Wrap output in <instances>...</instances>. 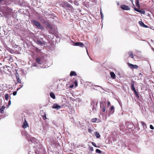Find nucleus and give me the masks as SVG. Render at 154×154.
Segmentation results:
<instances>
[{
  "mask_svg": "<svg viewBox=\"0 0 154 154\" xmlns=\"http://www.w3.org/2000/svg\"><path fill=\"white\" fill-rule=\"evenodd\" d=\"M12 11L11 9L8 8L6 6H5L2 11H0V17L2 16L7 18L10 17L11 16Z\"/></svg>",
  "mask_w": 154,
  "mask_h": 154,
  "instance_id": "f257e3e1",
  "label": "nucleus"
},
{
  "mask_svg": "<svg viewBox=\"0 0 154 154\" xmlns=\"http://www.w3.org/2000/svg\"><path fill=\"white\" fill-rule=\"evenodd\" d=\"M32 23L33 25L35 26L38 29L42 30L44 29V27L41 25L40 23L35 20H32Z\"/></svg>",
  "mask_w": 154,
  "mask_h": 154,
  "instance_id": "f03ea898",
  "label": "nucleus"
},
{
  "mask_svg": "<svg viewBox=\"0 0 154 154\" xmlns=\"http://www.w3.org/2000/svg\"><path fill=\"white\" fill-rule=\"evenodd\" d=\"M0 2L2 4H5L8 5L11 3V2L10 0H0Z\"/></svg>",
  "mask_w": 154,
  "mask_h": 154,
  "instance_id": "7ed1b4c3",
  "label": "nucleus"
},
{
  "mask_svg": "<svg viewBox=\"0 0 154 154\" xmlns=\"http://www.w3.org/2000/svg\"><path fill=\"white\" fill-rule=\"evenodd\" d=\"M42 23L45 25L48 28H50L51 29H52V27L51 25L48 22H47L45 20H43Z\"/></svg>",
  "mask_w": 154,
  "mask_h": 154,
  "instance_id": "20e7f679",
  "label": "nucleus"
},
{
  "mask_svg": "<svg viewBox=\"0 0 154 154\" xmlns=\"http://www.w3.org/2000/svg\"><path fill=\"white\" fill-rule=\"evenodd\" d=\"M134 10L135 11L138 12L141 14H144L145 13V11L143 10H139L136 8H134Z\"/></svg>",
  "mask_w": 154,
  "mask_h": 154,
  "instance_id": "39448f33",
  "label": "nucleus"
},
{
  "mask_svg": "<svg viewBox=\"0 0 154 154\" xmlns=\"http://www.w3.org/2000/svg\"><path fill=\"white\" fill-rule=\"evenodd\" d=\"M121 8L122 9L124 10H130V8L128 6L124 5H121Z\"/></svg>",
  "mask_w": 154,
  "mask_h": 154,
  "instance_id": "423d86ee",
  "label": "nucleus"
},
{
  "mask_svg": "<svg viewBox=\"0 0 154 154\" xmlns=\"http://www.w3.org/2000/svg\"><path fill=\"white\" fill-rule=\"evenodd\" d=\"M52 108L57 110H58L61 108V106L57 103H54L52 106Z\"/></svg>",
  "mask_w": 154,
  "mask_h": 154,
  "instance_id": "0eeeda50",
  "label": "nucleus"
},
{
  "mask_svg": "<svg viewBox=\"0 0 154 154\" xmlns=\"http://www.w3.org/2000/svg\"><path fill=\"white\" fill-rule=\"evenodd\" d=\"M15 74L17 82L20 83H21V80L19 78V74L17 72H16Z\"/></svg>",
  "mask_w": 154,
  "mask_h": 154,
  "instance_id": "6e6552de",
  "label": "nucleus"
},
{
  "mask_svg": "<svg viewBox=\"0 0 154 154\" xmlns=\"http://www.w3.org/2000/svg\"><path fill=\"white\" fill-rule=\"evenodd\" d=\"M36 43L39 45L40 46H43L45 45V42L43 41L38 40L37 41Z\"/></svg>",
  "mask_w": 154,
  "mask_h": 154,
  "instance_id": "1a4fd4ad",
  "label": "nucleus"
},
{
  "mask_svg": "<svg viewBox=\"0 0 154 154\" xmlns=\"http://www.w3.org/2000/svg\"><path fill=\"white\" fill-rule=\"evenodd\" d=\"M74 45L76 46H78L80 47H83L84 46V44L82 42H76L74 43Z\"/></svg>",
  "mask_w": 154,
  "mask_h": 154,
  "instance_id": "9d476101",
  "label": "nucleus"
},
{
  "mask_svg": "<svg viewBox=\"0 0 154 154\" xmlns=\"http://www.w3.org/2000/svg\"><path fill=\"white\" fill-rule=\"evenodd\" d=\"M128 65L131 69H136L138 67V66L136 65H133L129 63H128Z\"/></svg>",
  "mask_w": 154,
  "mask_h": 154,
  "instance_id": "9b49d317",
  "label": "nucleus"
},
{
  "mask_svg": "<svg viewBox=\"0 0 154 154\" xmlns=\"http://www.w3.org/2000/svg\"><path fill=\"white\" fill-rule=\"evenodd\" d=\"M134 81H132L131 83V88L132 91H133L135 90V88L134 87Z\"/></svg>",
  "mask_w": 154,
  "mask_h": 154,
  "instance_id": "f8f14e48",
  "label": "nucleus"
},
{
  "mask_svg": "<svg viewBox=\"0 0 154 154\" xmlns=\"http://www.w3.org/2000/svg\"><path fill=\"white\" fill-rule=\"evenodd\" d=\"M114 109L113 106H112L110 109V111L109 114H108L109 116L110 115L112 114H113L114 112Z\"/></svg>",
  "mask_w": 154,
  "mask_h": 154,
  "instance_id": "ddd939ff",
  "label": "nucleus"
},
{
  "mask_svg": "<svg viewBox=\"0 0 154 154\" xmlns=\"http://www.w3.org/2000/svg\"><path fill=\"white\" fill-rule=\"evenodd\" d=\"M139 23L140 25L141 26L145 28H148V26L144 24L141 21H139Z\"/></svg>",
  "mask_w": 154,
  "mask_h": 154,
  "instance_id": "4468645a",
  "label": "nucleus"
},
{
  "mask_svg": "<svg viewBox=\"0 0 154 154\" xmlns=\"http://www.w3.org/2000/svg\"><path fill=\"white\" fill-rule=\"evenodd\" d=\"M5 59L11 62L13 61V58L11 56H9L8 57H6Z\"/></svg>",
  "mask_w": 154,
  "mask_h": 154,
  "instance_id": "2eb2a0df",
  "label": "nucleus"
},
{
  "mask_svg": "<svg viewBox=\"0 0 154 154\" xmlns=\"http://www.w3.org/2000/svg\"><path fill=\"white\" fill-rule=\"evenodd\" d=\"M110 76L113 79H115L116 78V76L115 74L113 72H111L110 73Z\"/></svg>",
  "mask_w": 154,
  "mask_h": 154,
  "instance_id": "dca6fc26",
  "label": "nucleus"
},
{
  "mask_svg": "<svg viewBox=\"0 0 154 154\" xmlns=\"http://www.w3.org/2000/svg\"><path fill=\"white\" fill-rule=\"evenodd\" d=\"M100 107L101 108L102 107V111L103 112H104L106 111V104H105V106H102V103H101L100 104Z\"/></svg>",
  "mask_w": 154,
  "mask_h": 154,
  "instance_id": "f3484780",
  "label": "nucleus"
},
{
  "mask_svg": "<svg viewBox=\"0 0 154 154\" xmlns=\"http://www.w3.org/2000/svg\"><path fill=\"white\" fill-rule=\"evenodd\" d=\"M36 61L39 64H42V62L39 58L37 57Z\"/></svg>",
  "mask_w": 154,
  "mask_h": 154,
  "instance_id": "a211bd4d",
  "label": "nucleus"
},
{
  "mask_svg": "<svg viewBox=\"0 0 154 154\" xmlns=\"http://www.w3.org/2000/svg\"><path fill=\"white\" fill-rule=\"evenodd\" d=\"M141 123L143 126V128L144 129H145L147 128V126L146 123L144 122H141Z\"/></svg>",
  "mask_w": 154,
  "mask_h": 154,
  "instance_id": "6ab92c4d",
  "label": "nucleus"
},
{
  "mask_svg": "<svg viewBox=\"0 0 154 154\" xmlns=\"http://www.w3.org/2000/svg\"><path fill=\"white\" fill-rule=\"evenodd\" d=\"M127 128L129 129L132 128L133 127V125L130 122H128L127 123Z\"/></svg>",
  "mask_w": 154,
  "mask_h": 154,
  "instance_id": "aec40b11",
  "label": "nucleus"
},
{
  "mask_svg": "<svg viewBox=\"0 0 154 154\" xmlns=\"http://www.w3.org/2000/svg\"><path fill=\"white\" fill-rule=\"evenodd\" d=\"M28 126V125L27 124V122L26 121V120H25L24 122L23 125V127L24 128H26Z\"/></svg>",
  "mask_w": 154,
  "mask_h": 154,
  "instance_id": "412c9836",
  "label": "nucleus"
},
{
  "mask_svg": "<svg viewBox=\"0 0 154 154\" xmlns=\"http://www.w3.org/2000/svg\"><path fill=\"white\" fill-rule=\"evenodd\" d=\"M5 107L2 106V107L0 108V113L3 114L4 113V109H5Z\"/></svg>",
  "mask_w": 154,
  "mask_h": 154,
  "instance_id": "4be33fe9",
  "label": "nucleus"
},
{
  "mask_svg": "<svg viewBox=\"0 0 154 154\" xmlns=\"http://www.w3.org/2000/svg\"><path fill=\"white\" fill-rule=\"evenodd\" d=\"M64 5L65 6L69 8H72V6L71 5L69 4V3H65L64 4Z\"/></svg>",
  "mask_w": 154,
  "mask_h": 154,
  "instance_id": "5701e85b",
  "label": "nucleus"
},
{
  "mask_svg": "<svg viewBox=\"0 0 154 154\" xmlns=\"http://www.w3.org/2000/svg\"><path fill=\"white\" fill-rule=\"evenodd\" d=\"M50 95L51 97L53 98V99H55V95L53 92H52L51 93H50Z\"/></svg>",
  "mask_w": 154,
  "mask_h": 154,
  "instance_id": "b1692460",
  "label": "nucleus"
},
{
  "mask_svg": "<svg viewBox=\"0 0 154 154\" xmlns=\"http://www.w3.org/2000/svg\"><path fill=\"white\" fill-rule=\"evenodd\" d=\"M136 6L138 8H140V6L139 4V0H135Z\"/></svg>",
  "mask_w": 154,
  "mask_h": 154,
  "instance_id": "393cba45",
  "label": "nucleus"
},
{
  "mask_svg": "<svg viewBox=\"0 0 154 154\" xmlns=\"http://www.w3.org/2000/svg\"><path fill=\"white\" fill-rule=\"evenodd\" d=\"M70 76H76L77 75V74H76L75 72L74 71H71L70 73Z\"/></svg>",
  "mask_w": 154,
  "mask_h": 154,
  "instance_id": "a878e982",
  "label": "nucleus"
},
{
  "mask_svg": "<svg viewBox=\"0 0 154 154\" xmlns=\"http://www.w3.org/2000/svg\"><path fill=\"white\" fill-rule=\"evenodd\" d=\"M95 135L97 138H98L100 137V135L98 132H95Z\"/></svg>",
  "mask_w": 154,
  "mask_h": 154,
  "instance_id": "bb28decb",
  "label": "nucleus"
},
{
  "mask_svg": "<svg viewBox=\"0 0 154 154\" xmlns=\"http://www.w3.org/2000/svg\"><path fill=\"white\" fill-rule=\"evenodd\" d=\"M96 106H93L92 107V111L94 112H96L97 109H96Z\"/></svg>",
  "mask_w": 154,
  "mask_h": 154,
  "instance_id": "cd10ccee",
  "label": "nucleus"
},
{
  "mask_svg": "<svg viewBox=\"0 0 154 154\" xmlns=\"http://www.w3.org/2000/svg\"><path fill=\"white\" fill-rule=\"evenodd\" d=\"M97 119L96 118L92 119H91V121L93 123H95L97 122Z\"/></svg>",
  "mask_w": 154,
  "mask_h": 154,
  "instance_id": "c85d7f7f",
  "label": "nucleus"
},
{
  "mask_svg": "<svg viewBox=\"0 0 154 154\" xmlns=\"http://www.w3.org/2000/svg\"><path fill=\"white\" fill-rule=\"evenodd\" d=\"M128 54L129 55V56L131 57L132 58H134V56H133V53H132V52L130 51V52H128Z\"/></svg>",
  "mask_w": 154,
  "mask_h": 154,
  "instance_id": "c756f323",
  "label": "nucleus"
},
{
  "mask_svg": "<svg viewBox=\"0 0 154 154\" xmlns=\"http://www.w3.org/2000/svg\"><path fill=\"white\" fill-rule=\"evenodd\" d=\"M5 98L6 100H8L9 99V96L8 94H6L5 95Z\"/></svg>",
  "mask_w": 154,
  "mask_h": 154,
  "instance_id": "7c9ffc66",
  "label": "nucleus"
},
{
  "mask_svg": "<svg viewBox=\"0 0 154 154\" xmlns=\"http://www.w3.org/2000/svg\"><path fill=\"white\" fill-rule=\"evenodd\" d=\"M96 152L100 154L101 153V151L99 149H97L96 150Z\"/></svg>",
  "mask_w": 154,
  "mask_h": 154,
  "instance_id": "2f4dec72",
  "label": "nucleus"
},
{
  "mask_svg": "<svg viewBox=\"0 0 154 154\" xmlns=\"http://www.w3.org/2000/svg\"><path fill=\"white\" fill-rule=\"evenodd\" d=\"M74 4L76 6H79V5L78 2L77 1H75L74 2Z\"/></svg>",
  "mask_w": 154,
  "mask_h": 154,
  "instance_id": "473e14b6",
  "label": "nucleus"
},
{
  "mask_svg": "<svg viewBox=\"0 0 154 154\" xmlns=\"http://www.w3.org/2000/svg\"><path fill=\"white\" fill-rule=\"evenodd\" d=\"M133 91L134 92L135 95L138 97H139V94L137 93V91H136V90H135L134 91Z\"/></svg>",
  "mask_w": 154,
  "mask_h": 154,
  "instance_id": "72a5a7b5",
  "label": "nucleus"
},
{
  "mask_svg": "<svg viewBox=\"0 0 154 154\" xmlns=\"http://www.w3.org/2000/svg\"><path fill=\"white\" fill-rule=\"evenodd\" d=\"M91 143H92V145L95 147H98V148H99V147H100L99 146H96V144L94 142H92Z\"/></svg>",
  "mask_w": 154,
  "mask_h": 154,
  "instance_id": "f704fd0d",
  "label": "nucleus"
},
{
  "mask_svg": "<svg viewBox=\"0 0 154 154\" xmlns=\"http://www.w3.org/2000/svg\"><path fill=\"white\" fill-rule=\"evenodd\" d=\"M93 131L92 130L91 128H88V132L90 133V134H92V131Z\"/></svg>",
  "mask_w": 154,
  "mask_h": 154,
  "instance_id": "c9c22d12",
  "label": "nucleus"
},
{
  "mask_svg": "<svg viewBox=\"0 0 154 154\" xmlns=\"http://www.w3.org/2000/svg\"><path fill=\"white\" fill-rule=\"evenodd\" d=\"M20 5L21 6H25L26 5V3H21Z\"/></svg>",
  "mask_w": 154,
  "mask_h": 154,
  "instance_id": "e433bc0d",
  "label": "nucleus"
},
{
  "mask_svg": "<svg viewBox=\"0 0 154 154\" xmlns=\"http://www.w3.org/2000/svg\"><path fill=\"white\" fill-rule=\"evenodd\" d=\"M150 128L152 130H153L154 129V128L153 126L151 125H150Z\"/></svg>",
  "mask_w": 154,
  "mask_h": 154,
  "instance_id": "4c0bfd02",
  "label": "nucleus"
},
{
  "mask_svg": "<svg viewBox=\"0 0 154 154\" xmlns=\"http://www.w3.org/2000/svg\"><path fill=\"white\" fill-rule=\"evenodd\" d=\"M100 13L101 14V18L102 19H103V15L102 14V11H100Z\"/></svg>",
  "mask_w": 154,
  "mask_h": 154,
  "instance_id": "58836bf2",
  "label": "nucleus"
},
{
  "mask_svg": "<svg viewBox=\"0 0 154 154\" xmlns=\"http://www.w3.org/2000/svg\"><path fill=\"white\" fill-rule=\"evenodd\" d=\"M17 94V91H15L13 92V94L14 96H15Z\"/></svg>",
  "mask_w": 154,
  "mask_h": 154,
  "instance_id": "ea45409f",
  "label": "nucleus"
},
{
  "mask_svg": "<svg viewBox=\"0 0 154 154\" xmlns=\"http://www.w3.org/2000/svg\"><path fill=\"white\" fill-rule=\"evenodd\" d=\"M89 149L91 151H93L94 150L93 148L92 147H90L89 148Z\"/></svg>",
  "mask_w": 154,
  "mask_h": 154,
  "instance_id": "a19ab883",
  "label": "nucleus"
},
{
  "mask_svg": "<svg viewBox=\"0 0 154 154\" xmlns=\"http://www.w3.org/2000/svg\"><path fill=\"white\" fill-rule=\"evenodd\" d=\"M107 105L108 106H110V103L109 101L107 102Z\"/></svg>",
  "mask_w": 154,
  "mask_h": 154,
  "instance_id": "79ce46f5",
  "label": "nucleus"
},
{
  "mask_svg": "<svg viewBox=\"0 0 154 154\" xmlns=\"http://www.w3.org/2000/svg\"><path fill=\"white\" fill-rule=\"evenodd\" d=\"M36 63H33L32 64V66H36Z\"/></svg>",
  "mask_w": 154,
  "mask_h": 154,
  "instance_id": "37998d69",
  "label": "nucleus"
},
{
  "mask_svg": "<svg viewBox=\"0 0 154 154\" xmlns=\"http://www.w3.org/2000/svg\"><path fill=\"white\" fill-rule=\"evenodd\" d=\"M11 104V101L10 100L8 102V105H10Z\"/></svg>",
  "mask_w": 154,
  "mask_h": 154,
  "instance_id": "c03bdc74",
  "label": "nucleus"
},
{
  "mask_svg": "<svg viewBox=\"0 0 154 154\" xmlns=\"http://www.w3.org/2000/svg\"><path fill=\"white\" fill-rule=\"evenodd\" d=\"M85 48L86 49L87 54L88 55V50H87V47H86V46H85Z\"/></svg>",
  "mask_w": 154,
  "mask_h": 154,
  "instance_id": "a18cd8bd",
  "label": "nucleus"
},
{
  "mask_svg": "<svg viewBox=\"0 0 154 154\" xmlns=\"http://www.w3.org/2000/svg\"><path fill=\"white\" fill-rule=\"evenodd\" d=\"M69 2L70 3H72V0H69Z\"/></svg>",
  "mask_w": 154,
  "mask_h": 154,
  "instance_id": "49530a36",
  "label": "nucleus"
},
{
  "mask_svg": "<svg viewBox=\"0 0 154 154\" xmlns=\"http://www.w3.org/2000/svg\"><path fill=\"white\" fill-rule=\"evenodd\" d=\"M45 118V119H46V115H45L44 116V119Z\"/></svg>",
  "mask_w": 154,
  "mask_h": 154,
  "instance_id": "de8ad7c7",
  "label": "nucleus"
},
{
  "mask_svg": "<svg viewBox=\"0 0 154 154\" xmlns=\"http://www.w3.org/2000/svg\"><path fill=\"white\" fill-rule=\"evenodd\" d=\"M129 0L131 2L132 4H133L134 0Z\"/></svg>",
  "mask_w": 154,
  "mask_h": 154,
  "instance_id": "09e8293b",
  "label": "nucleus"
},
{
  "mask_svg": "<svg viewBox=\"0 0 154 154\" xmlns=\"http://www.w3.org/2000/svg\"><path fill=\"white\" fill-rule=\"evenodd\" d=\"M23 86V85L22 86H21V87H20V88H18L17 89V90H19V89H20L21 88H22Z\"/></svg>",
  "mask_w": 154,
  "mask_h": 154,
  "instance_id": "8fccbe9b",
  "label": "nucleus"
},
{
  "mask_svg": "<svg viewBox=\"0 0 154 154\" xmlns=\"http://www.w3.org/2000/svg\"><path fill=\"white\" fill-rule=\"evenodd\" d=\"M133 4V5L134 6H135V5H134V3H133V4Z\"/></svg>",
  "mask_w": 154,
  "mask_h": 154,
  "instance_id": "3c124183",
  "label": "nucleus"
},
{
  "mask_svg": "<svg viewBox=\"0 0 154 154\" xmlns=\"http://www.w3.org/2000/svg\"><path fill=\"white\" fill-rule=\"evenodd\" d=\"M117 4H118V5H119V2H118V3H117Z\"/></svg>",
  "mask_w": 154,
  "mask_h": 154,
  "instance_id": "603ef678",
  "label": "nucleus"
},
{
  "mask_svg": "<svg viewBox=\"0 0 154 154\" xmlns=\"http://www.w3.org/2000/svg\"><path fill=\"white\" fill-rule=\"evenodd\" d=\"M75 84H76V85H77V83H75Z\"/></svg>",
  "mask_w": 154,
  "mask_h": 154,
  "instance_id": "864d4df0",
  "label": "nucleus"
},
{
  "mask_svg": "<svg viewBox=\"0 0 154 154\" xmlns=\"http://www.w3.org/2000/svg\"><path fill=\"white\" fill-rule=\"evenodd\" d=\"M75 84H76V85H77V83H75Z\"/></svg>",
  "mask_w": 154,
  "mask_h": 154,
  "instance_id": "5fc2aeb1",
  "label": "nucleus"
}]
</instances>
